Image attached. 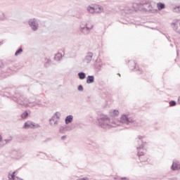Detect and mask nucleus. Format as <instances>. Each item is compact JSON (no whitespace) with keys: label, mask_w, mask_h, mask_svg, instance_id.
I'll return each mask as SVG.
<instances>
[{"label":"nucleus","mask_w":180,"mask_h":180,"mask_svg":"<svg viewBox=\"0 0 180 180\" xmlns=\"http://www.w3.org/2000/svg\"><path fill=\"white\" fill-rule=\"evenodd\" d=\"M138 143H139L141 146H139V147H137V155L141 162H146V161L148 160V158H146L145 160H143V155H144V154H146V152L147 151L146 149H144V144L146 143L143 142V136H138Z\"/></svg>","instance_id":"nucleus-1"},{"label":"nucleus","mask_w":180,"mask_h":180,"mask_svg":"<svg viewBox=\"0 0 180 180\" xmlns=\"http://www.w3.org/2000/svg\"><path fill=\"white\" fill-rule=\"evenodd\" d=\"M98 125L103 129H109V127H115V125L110 124V120L106 115H101L97 119Z\"/></svg>","instance_id":"nucleus-2"},{"label":"nucleus","mask_w":180,"mask_h":180,"mask_svg":"<svg viewBox=\"0 0 180 180\" xmlns=\"http://www.w3.org/2000/svg\"><path fill=\"white\" fill-rule=\"evenodd\" d=\"M120 122L127 126H139V124L136 123V120L130 117L129 115H122L120 117Z\"/></svg>","instance_id":"nucleus-3"},{"label":"nucleus","mask_w":180,"mask_h":180,"mask_svg":"<svg viewBox=\"0 0 180 180\" xmlns=\"http://www.w3.org/2000/svg\"><path fill=\"white\" fill-rule=\"evenodd\" d=\"M40 20L37 18H30L28 20V25L31 27L32 32H37L39 30V22Z\"/></svg>","instance_id":"nucleus-4"},{"label":"nucleus","mask_w":180,"mask_h":180,"mask_svg":"<svg viewBox=\"0 0 180 180\" xmlns=\"http://www.w3.org/2000/svg\"><path fill=\"white\" fill-rule=\"evenodd\" d=\"M14 102H16L19 105H27V102H29V99L25 98V96H22L21 94H17L13 98Z\"/></svg>","instance_id":"nucleus-5"},{"label":"nucleus","mask_w":180,"mask_h":180,"mask_svg":"<svg viewBox=\"0 0 180 180\" xmlns=\"http://www.w3.org/2000/svg\"><path fill=\"white\" fill-rule=\"evenodd\" d=\"M92 27L94 26H91V27H88L87 24H85L84 25H80L79 32L82 33L84 36H88L89 33H91V30H92Z\"/></svg>","instance_id":"nucleus-6"},{"label":"nucleus","mask_w":180,"mask_h":180,"mask_svg":"<svg viewBox=\"0 0 180 180\" xmlns=\"http://www.w3.org/2000/svg\"><path fill=\"white\" fill-rule=\"evenodd\" d=\"M71 130V127L67 125L62 126L59 129V133H61V134H65L67 131H70Z\"/></svg>","instance_id":"nucleus-7"},{"label":"nucleus","mask_w":180,"mask_h":180,"mask_svg":"<svg viewBox=\"0 0 180 180\" xmlns=\"http://www.w3.org/2000/svg\"><path fill=\"white\" fill-rule=\"evenodd\" d=\"M172 28L176 33H179L180 34V21H176V22H173L172 24Z\"/></svg>","instance_id":"nucleus-8"},{"label":"nucleus","mask_w":180,"mask_h":180,"mask_svg":"<svg viewBox=\"0 0 180 180\" xmlns=\"http://www.w3.org/2000/svg\"><path fill=\"white\" fill-rule=\"evenodd\" d=\"M92 57H94V53L92 52L87 53L86 56L84 58V62L87 64H89L92 61Z\"/></svg>","instance_id":"nucleus-9"},{"label":"nucleus","mask_w":180,"mask_h":180,"mask_svg":"<svg viewBox=\"0 0 180 180\" xmlns=\"http://www.w3.org/2000/svg\"><path fill=\"white\" fill-rule=\"evenodd\" d=\"M141 6H146L148 8V11H151L153 7L151 6V3L148 1H143L140 3Z\"/></svg>","instance_id":"nucleus-10"},{"label":"nucleus","mask_w":180,"mask_h":180,"mask_svg":"<svg viewBox=\"0 0 180 180\" xmlns=\"http://www.w3.org/2000/svg\"><path fill=\"white\" fill-rule=\"evenodd\" d=\"M103 12V7L97 5L94 6V13H102Z\"/></svg>","instance_id":"nucleus-11"},{"label":"nucleus","mask_w":180,"mask_h":180,"mask_svg":"<svg viewBox=\"0 0 180 180\" xmlns=\"http://www.w3.org/2000/svg\"><path fill=\"white\" fill-rule=\"evenodd\" d=\"M74 119V117L72 115H68L65 118V124H70V123H72V120Z\"/></svg>","instance_id":"nucleus-12"},{"label":"nucleus","mask_w":180,"mask_h":180,"mask_svg":"<svg viewBox=\"0 0 180 180\" xmlns=\"http://www.w3.org/2000/svg\"><path fill=\"white\" fill-rule=\"evenodd\" d=\"M95 82V77L94 75H89L86 77V84H94Z\"/></svg>","instance_id":"nucleus-13"},{"label":"nucleus","mask_w":180,"mask_h":180,"mask_svg":"<svg viewBox=\"0 0 180 180\" xmlns=\"http://www.w3.org/2000/svg\"><path fill=\"white\" fill-rule=\"evenodd\" d=\"M180 168V165L178 164V162H174L172 167H171V169H172V171H175L176 169H179Z\"/></svg>","instance_id":"nucleus-14"},{"label":"nucleus","mask_w":180,"mask_h":180,"mask_svg":"<svg viewBox=\"0 0 180 180\" xmlns=\"http://www.w3.org/2000/svg\"><path fill=\"white\" fill-rule=\"evenodd\" d=\"M86 11L89 13H95V6H88L86 7Z\"/></svg>","instance_id":"nucleus-15"},{"label":"nucleus","mask_w":180,"mask_h":180,"mask_svg":"<svg viewBox=\"0 0 180 180\" xmlns=\"http://www.w3.org/2000/svg\"><path fill=\"white\" fill-rule=\"evenodd\" d=\"M23 129H32V121H27L24 124Z\"/></svg>","instance_id":"nucleus-16"},{"label":"nucleus","mask_w":180,"mask_h":180,"mask_svg":"<svg viewBox=\"0 0 180 180\" xmlns=\"http://www.w3.org/2000/svg\"><path fill=\"white\" fill-rule=\"evenodd\" d=\"M157 6L158 11H162V9H165V4L164 3H158Z\"/></svg>","instance_id":"nucleus-17"},{"label":"nucleus","mask_w":180,"mask_h":180,"mask_svg":"<svg viewBox=\"0 0 180 180\" xmlns=\"http://www.w3.org/2000/svg\"><path fill=\"white\" fill-rule=\"evenodd\" d=\"M61 58H63V55L60 53H56L54 56L55 61H60Z\"/></svg>","instance_id":"nucleus-18"},{"label":"nucleus","mask_w":180,"mask_h":180,"mask_svg":"<svg viewBox=\"0 0 180 180\" xmlns=\"http://www.w3.org/2000/svg\"><path fill=\"white\" fill-rule=\"evenodd\" d=\"M77 75L79 79H85V78L86 77V75L84 72H79Z\"/></svg>","instance_id":"nucleus-19"},{"label":"nucleus","mask_w":180,"mask_h":180,"mask_svg":"<svg viewBox=\"0 0 180 180\" xmlns=\"http://www.w3.org/2000/svg\"><path fill=\"white\" fill-rule=\"evenodd\" d=\"M111 116H119V110H113L110 111Z\"/></svg>","instance_id":"nucleus-20"},{"label":"nucleus","mask_w":180,"mask_h":180,"mask_svg":"<svg viewBox=\"0 0 180 180\" xmlns=\"http://www.w3.org/2000/svg\"><path fill=\"white\" fill-rule=\"evenodd\" d=\"M29 117V112L27 111H25L21 115V119H27Z\"/></svg>","instance_id":"nucleus-21"},{"label":"nucleus","mask_w":180,"mask_h":180,"mask_svg":"<svg viewBox=\"0 0 180 180\" xmlns=\"http://www.w3.org/2000/svg\"><path fill=\"white\" fill-rule=\"evenodd\" d=\"M40 127V124H36L33 122H31V129H39Z\"/></svg>","instance_id":"nucleus-22"},{"label":"nucleus","mask_w":180,"mask_h":180,"mask_svg":"<svg viewBox=\"0 0 180 180\" xmlns=\"http://www.w3.org/2000/svg\"><path fill=\"white\" fill-rule=\"evenodd\" d=\"M0 20H6V15L2 11H0Z\"/></svg>","instance_id":"nucleus-23"},{"label":"nucleus","mask_w":180,"mask_h":180,"mask_svg":"<svg viewBox=\"0 0 180 180\" xmlns=\"http://www.w3.org/2000/svg\"><path fill=\"white\" fill-rule=\"evenodd\" d=\"M22 53H23V49L19 48V49L17 50L15 53V57H18V56H19L20 54H22Z\"/></svg>","instance_id":"nucleus-24"},{"label":"nucleus","mask_w":180,"mask_h":180,"mask_svg":"<svg viewBox=\"0 0 180 180\" xmlns=\"http://www.w3.org/2000/svg\"><path fill=\"white\" fill-rule=\"evenodd\" d=\"M51 64V60L47 59L46 62L44 63V67L46 68H49V67H50Z\"/></svg>","instance_id":"nucleus-25"},{"label":"nucleus","mask_w":180,"mask_h":180,"mask_svg":"<svg viewBox=\"0 0 180 180\" xmlns=\"http://www.w3.org/2000/svg\"><path fill=\"white\" fill-rule=\"evenodd\" d=\"M4 65L2 64V62H0V77L1 78H5V76H4V74H2V67Z\"/></svg>","instance_id":"nucleus-26"},{"label":"nucleus","mask_w":180,"mask_h":180,"mask_svg":"<svg viewBox=\"0 0 180 180\" xmlns=\"http://www.w3.org/2000/svg\"><path fill=\"white\" fill-rule=\"evenodd\" d=\"M55 121H56V115H53L49 120V123H50L51 126H53V122H54Z\"/></svg>","instance_id":"nucleus-27"},{"label":"nucleus","mask_w":180,"mask_h":180,"mask_svg":"<svg viewBox=\"0 0 180 180\" xmlns=\"http://www.w3.org/2000/svg\"><path fill=\"white\" fill-rule=\"evenodd\" d=\"M169 106H176V101L172 100L169 102Z\"/></svg>","instance_id":"nucleus-28"},{"label":"nucleus","mask_w":180,"mask_h":180,"mask_svg":"<svg viewBox=\"0 0 180 180\" xmlns=\"http://www.w3.org/2000/svg\"><path fill=\"white\" fill-rule=\"evenodd\" d=\"M134 63L135 65L134 70H138V74H141V72H143V70L139 69V67L136 66V62H134Z\"/></svg>","instance_id":"nucleus-29"},{"label":"nucleus","mask_w":180,"mask_h":180,"mask_svg":"<svg viewBox=\"0 0 180 180\" xmlns=\"http://www.w3.org/2000/svg\"><path fill=\"white\" fill-rule=\"evenodd\" d=\"M16 174H18V170L13 172L11 174V179H15V178L16 177Z\"/></svg>","instance_id":"nucleus-30"},{"label":"nucleus","mask_w":180,"mask_h":180,"mask_svg":"<svg viewBox=\"0 0 180 180\" xmlns=\"http://www.w3.org/2000/svg\"><path fill=\"white\" fill-rule=\"evenodd\" d=\"M11 141H12V139L3 140V142H5L4 144H8V143H11Z\"/></svg>","instance_id":"nucleus-31"},{"label":"nucleus","mask_w":180,"mask_h":180,"mask_svg":"<svg viewBox=\"0 0 180 180\" xmlns=\"http://www.w3.org/2000/svg\"><path fill=\"white\" fill-rule=\"evenodd\" d=\"M77 89H78V91H84V86H82V85L80 84V85H79V86L77 87Z\"/></svg>","instance_id":"nucleus-32"},{"label":"nucleus","mask_w":180,"mask_h":180,"mask_svg":"<svg viewBox=\"0 0 180 180\" xmlns=\"http://www.w3.org/2000/svg\"><path fill=\"white\" fill-rule=\"evenodd\" d=\"M55 117H56V119H60V112H56L54 115Z\"/></svg>","instance_id":"nucleus-33"},{"label":"nucleus","mask_w":180,"mask_h":180,"mask_svg":"<svg viewBox=\"0 0 180 180\" xmlns=\"http://www.w3.org/2000/svg\"><path fill=\"white\" fill-rule=\"evenodd\" d=\"M53 124L54 126H57V124H58V121L56 120H55V121H54V122L53 123Z\"/></svg>","instance_id":"nucleus-34"},{"label":"nucleus","mask_w":180,"mask_h":180,"mask_svg":"<svg viewBox=\"0 0 180 180\" xmlns=\"http://www.w3.org/2000/svg\"><path fill=\"white\" fill-rule=\"evenodd\" d=\"M176 12H179L180 13V6L175 8Z\"/></svg>","instance_id":"nucleus-35"},{"label":"nucleus","mask_w":180,"mask_h":180,"mask_svg":"<svg viewBox=\"0 0 180 180\" xmlns=\"http://www.w3.org/2000/svg\"><path fill=\"white\" fill-rule=\"evenodd\" d=\"M76 18H77V19H82V15H76Z\"/></svg>","instance_id":"nucleus-36"},{"label":"nucleus","mask_w":180,"mask_h":180,"mask_svg":"<svg viewBox=\"0 0 180 180\" xmlns=\"http://www.w3.org/2000/svg\"><path fill=\"white\" fill-rule=\"evenodd\" d=\"M88 177H83L82 179H77V180H88Z\"/></svg>","instance_id":"nucleus-37"},{"label":"nucleus","mask_w":180,"mask_h":180,"mask_svg":"<svg viewBox=\"0 0 180 180\" xmlns=\"http://www.w3.org/2000/svg\"><path fill=\"white\" fill-rule=\"evenodd\" d=\"M67 139V136L64 135L61 137V140H65Z\"/></svg>","instance_id":"nucleus-38"},{"label":"nucleus","mask_w":180,"mask_h":180,"mask_svg":"<svg viewBox=\"0 0 180 180\" xmlns=\"http://www.w3.org/2000/svg\"><path fill=\"white\" fill-rule=\"evenodd\" d=\"M146 158H148L147 157H145L144 155H142V160L144 161L146 160Z\"/></svg>","instance_id":"nucleus-39"},{"label":"nucleus","mask_w":180,"mask_h":180,"mask_svg":"<svg viewBox=\"0 0 180 180\" xmlns=\"http://www.w3.org/2000/svg\"><path fill=\"white\" fill-rule=\"evenodd\" d=\"M120 179H121V180H127V178H126V177H121Z\"/></svg>","instance_id":"nucleus-40"},{"label":"nucleus","mask_w":180,"mask_h":180,"mask_svg":"<svg viewBox=\"0 0 180 180\" xmlns=\"http://www.w3.org/2000/svg\"><path fill=\"white\" fill-rule=\"evenodd\" d=\"M15 178H16L18 180L23 179L20 178L19 176H15Z\"/></svg>","instance_id":"nucleus-41"},{"label":"nucleus","mask_w":180,"mask_h":180,"mask_svg":"<svg viewBox=\"0 0 180 180\" xmlns=\"http://www.w3.org/2000/svg\"><path fill=\"white\" fill-rule=\"evenodd\" d=\"M2 141V136L0 135V143Z\"/></svg>","instance_id":"nucleus-42"},{"label":"nucleus","mask_w":180,"mask_h":180,"mask_svg":"<svg viewBox=\"0 0 180 180\" xmlns=\"http://www.w3.org/2000/svg\"><path fill=\"white\" fill-rule=\"evenodd\" d=\"M0 44H3V42L1 41V42H0Z\"/></svg>","instance_id":"nucleus-43"},{"label":"nucleus","mask_w":180,"mask_h":180,"mask_svg":"<svg viewBox=\"0 0 180 180\" xmlns=\"http://www.w3.org/2000/svg\"><path fill=\"white\" fill-rule=\"evenodd\" d=\"M117 75H119V76L120 77V73H118V74H117Z\"/></svg>","instance_id":"nucleus-44"},{"label":"nucleus","mask_w":180,"mask_h":180,"mask_svg":"<svg viewBox=\"0 0 180 180\" xmlns=\"http://www.w3.org/2000/svg\"><path fill=\"white\" fill-rule=\"evenodd\" d=\"M9 179H11V177L8 176Z\"/></svg>","instance_id":"nucleus-45"}]
</instances>
